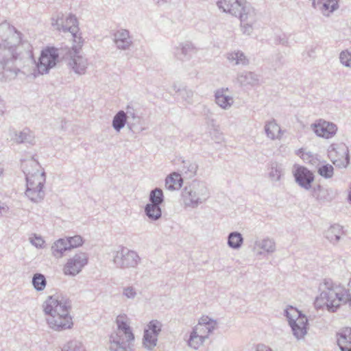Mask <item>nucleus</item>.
I'll list each match as a JSON object with an SVG mask.
<instances>
[{
    "instance_id": "37998d69",
    "label": "nucleus",
    "mask_w": 351,
    "mask_h": 351,
    "mask_svg": "<svg viewBox=\"0 0 351 351\" xmlns=\"http://www.w3.org/2000/svg\"><path fill=\"white\" fill-rule=\"evenodd\" d=\"M124 293V295H125L127 298H131V297H132V287H128V288H126V289H125V291H124V293Z\"/></svg>"
},
{
    "instance_id": "39448f33",
    "label": "nucleus",
    "mask_w": 351,
    "mask_h": 351,
    "mask_svg": "<svg viewBox=\"0 0 351 351\" xmlns=\"http://www.w3.org/2000/svg\"><path fill=\"white\" fill-rule=\"evenodd\" d=\"M216 327L215 320L206 315L202 316L191 334L189 340V346L195 349L201 347Z\"/></svg>"
},
{
    "instance_id": "4468645a",
    "label": "nucleus",
    "mask_w": 351,
    "mask_h": 351,
    "mask_svg": "<svg viewBox=\"0 0 351 351\" xmlns=\"http://www.w3.org/2000/svg\"><path fill=\"white\" fill-rule=\"evenodd\" d=\"M63 32H70L73 36L75 44L80 45L83 43V39L78 35V21L76 16L70 14L66 19L65 24L63 23Z\"/></svg>"
},
{
    "instance_id": "7ed1b4c3",
    "label": "nucleus",
    "mask_w": 351,
    "mask_h": 351,
    "mask_svg": "<svg viewBox=\"0 0 351 351\" xmlns=\"http://www.w3.org/2000/svg\"><path fill=\"white\" fill-rule=\"evenodd\" d=\"M348 298L347 289L343 285L331 280H325L314 304L317 308H326L334 312L347 303Z\"/></svg>"
},
{
    "instance_id": "c03bdc74",
    "label": "nucleus",
    "mask_w": 351,
    "mask_h": 351,
    "mask_svg": "<svg viewBox=\"0 0 351 351\" xmlns=\"http://www.w3.org/2000/svg\"><path fill=\"white\" fill-rule=\"evenodd\" d=\"M341 351H351V346L347 347L346 350H345L344 349H341Z\"/></svg>"
},
{
    "instance_id": "20e7f679",
    "label": "nucleus",
    "mask_w": 351,
    "mask_h": 351,
    "mask_svg": "<svg viewBox=\"0 0 351 351\" xmlns=\"http://www.w3.org/2000/svg\"><path fill=\"white\" fill-rule=\"evenodd\" d=\"M128 320L125 315L117 316V330L110 335L109 339L110 351H131L132 329Z\"/></svg>"
},
{
    "instance_id": "c756f323",
    "label": "nucleus",
    "mask_w": 351,
    "mask_h": 351,
    "mask_svg": "<svg viewBox=\"0 0 351 351\" xmlns=\"http://www.w3.org/2000/svg\"><path fill=\"white\" fill-rule=\"evenodd\" d=\"M228 59L235 64H244L247 62L245 56L241 52H233L230 53Z\"/></svg>"
},
{
    "instance_id": "f257e3e1",
    "label": "nucleus",
    "mask_w": 351,
    "mask_h": 351,
    "mask_svg": "<svg viewBox=\"0 0 351 351\" xmlns=\"http://www.w3.org/2000/svg\"><path fill=\"white\" fill-rule=\"evenodd\" d=\"M21 33L7 21L0 23V81L14 78L23 58H31L30 51H20Z\"/></svg>"
},
{
    "instance_id": "4c0bfd02",
    "label": "nucleus",
    "mask_w": 351,
    "mask_h": 351,
    "mask_svg": "<svg viewBox=\"0 0 351 351\" xmlns=\"http://www.w3.org/2000/svg\"><path fill=\"white\" fill-rule=\"evenodd\" d=\"M340 60L343 64L351 66V54L348 51H343L340 55Z\"/></svg>"
},
{
    "instance_id": "aec40b11",
    "label": "nucleus",
    "mask_w": 351,
    "mask_h": 351,
    "mask_svg": "<svg viewBox=\"0 0 351 351\" xmlns=\"http://www.w3.org/2000/svg\"><path fill=\"white\" fill-rule=\"evenodd\" d=\"M183 180L180 174L173 172L168 176L165 180V186L168 190L174 191L181 188Z\"/></svg>"
},
{
    "instance_id": "a211bd4d",
    "label": "nucleus",
    "mask_w": 351,
    "mask_h": 351,
    "mask_svg": "<svg viewBox=\"0 0 351 351\" xmlns=\"http://www.w3.org/2000/svg\"><path fill=\"white\" fill-rule=\"evenodd\" d=\"M337 340L340 349L346 350L347 347L351 346V328H342L337 334Z\"/></svg>"
},
{
    "instance_id": "cd10ccee",
    "label": "nucleus",
    "mask_w": 351,
    "mask_h": 351,
    "mask_svg": "<svg viewBox=\"0 0 351 351\" xmlns=\"http://www.w3.org/2000/svg\"><path fill=\"white\" fill-rule=\"evenodd\" d=\"M149 332L150 329L145 330L143 344L146 348L152 349L156 345L157 337H154V335H151Z\"/></svg>"
},
{
    "instance_id": "f3484780",
    "label": "nucleus",
    "mask_w": 351,
    "mask_h": 351,
    "mask_svg": "<svg viewBox=\"0 0 351 351\" xmlns=\"http://www.w3.org/2000/svg\"><path fill=\"white\" fill-rule=\"evenodd\" d=\"M114 42L119 49L125 50L128 49L132 44L130 32L126 29L117 30L114 34Z\"/></svg>"
},
{
    "instance_id": "412c9836",
    "label": "nucleus",
    "mask_w": 351,
    "mask_h": 351,
    "mask_svg": "<svg viewBox=\"0 0 351 351\" xmlns=\"http://www.w3.org/2000/svg\"><path fill=\"white\" fill-rule=\"evenodd\" d=\"M67 250H69V249L65 238L59 239L51 246L52 254L56 258L62 257L64 252Z\"/></svg>"
},
{
    "instance_id": "0eeeda50",
    "label": "nucleus",
    "mask_w": 351,
    "mask_h": 351,
    "mask_svg": "<svg viewBox=\"0 0 351 351\" xmlns=\"http://www.w3.org/2000/svg\"><path fill=\"white\" fill-rule=\"evenodd\" d=\"M286 313L294 335L298 339L303 338L307 334L308 330L306 317L292 306L287 308Z\"/></svg>"
},
{
    "instance_id": "ddd939ff",
    "label": "nucleus",
    "mask_w": 351,
    "mask_h": 351,
    "mask_svg": "<svg viewBox=\"0 0 351 351\" xmlns=\"http://www.w3.org/2000/svg\"><path fill=\"white\" fill-rule=\"evenodd\" d=\"M293 173L296 182L301 186L306 189L311 188L314 180V176L311 171L303 166L295 165Z\"/></svg>"
},
{
    "instance_id": "4be33fe9",
    "label": "nucleus",
    "mask_w": 351,
    "mask_h": 351,
    "mask_svg": "<svg viewBox=\"0 0 351 351\" xmlns=\"http://www.w3.org/2000/svg\"><path fill=\"white\" fill-rule=\"evenodd\" d=\"M43 187H27L25 195L34 202H39L44 199L45 191Z\"/></svg>"
},
{
    "instance_id": "72a5a7b5",
    "label": "nucleus",
    "mask_w": 351,
    "mask_h": 351,
    "mask_svg": "<svg viewBox=\"0 0 351 351\" xmlns=\"http://www.w3.org/2000/svg\"><path fill=\"white\" fill-rule=\"evenodd\" d=\"M63 16L62 13H58L51 18V25L59 31H63Z\"/></svg>"
},
{
    "instance_id": "a878e982",
    "label": "nucleus",
    "mask_w": 351,
    "mask_h": 351,
    "mask_svg": "<svg viewBox=\"0 0 351 351\" xmlns=\"http://www.w3.org/2000/svg\"><path fill=\"white\" fill-rule=\"evenodd\" d=\"M32 282L37 291H43L47 285L45 276L40 273H36L33 276Z\"/></svg>"
},
{
    "instance_id": "f704fd0d",
    "label": "nucleus",
    "mask_w": 351,
    "mask_h": 351,
    "mask_svg": "<svg viewBox=\"0 0 351 351\" xmlns=\"http://www.w3.org/2000/svg\"><path fill=\"white\" fill-rule=\"evenodd\" d=\"M146 329H150L151 335L158 337V333L161 330V325L157 320H152L147 324Z\"/></svg>"
},
{
    "instance_id": "9b49d317",
    "label": "nucleus",
    "mask_w": 351,
    "mask_h": 351,
    "mask_svg": "<svg viewBox=\"0 0 351 351\" xmlns=\"http://www.w3.org/2000/svg\"><path fill=\"white\" fill-rule=\"evenodd\" d=\"M328 157L339 167H346L349 163L348 152L344 146L332 145L328 149Z\"/></svg>"
},
{
    "instance_id": "393cba45",
    "label": "nucleus",
    "mask_w": 351,
    "mask_h": 351,
    "mask_svg": "<svg viewBox=\"0 0 351 351\" xmlns=\"http://www.w3.org/2000/svg\"><path fill=\"white\" fill-rule=\"evenodd\" d=\"M127 114L123 111H119L113 118L112 127L117 131L119 132L126 124Z\"/></svg>"
},
{
    "instance_id": "58836bf2",
    "label": "nucleus",
    "mask_w": 351,
    "mask_h": 351,
    "mask_svg": "<svg viewBox=\"0 0 351 351\" xmlns=\"http://www.w3.org/2000/svg\"><path fill=\"white\" fill-rule=\"evenodd\" d=\"M31 243L36 247H42L44 244V241L40 237H35L34 239H30Z\"/></svg>"
},
{
    "instance_id": "5701e85b",
    "label": "nucleus",
    "mask_w": 351,
    "mask_h": 351,
    "mask_svg": "<svg viewBox=\"0 0 351 351\" xmlns=\"http://www.w3.org/2000/svg\"><path fill=\"white\" fill-rule=\"evenodd\" d=\"M265 132L267 136L271 139H278L282 135L280 126L274 121L267 123L265 125Z\"/></svg>"
},
{
    "instance_id": "79ce46f5",
    "label": "nucleus",
    "mask_w": 351,
    "mask_h": 351,
    "mask_svg": "<svg viewBox=\"0 0 351 351\" xmlns=\"http://www.w3.org/2000/svg\"><path fill=\"white\" fill-rule=\"evenodd\" d=\"M256 351H272L271 349L266 346L261 345L257 347Z\"/></svg>"
},
{
    "instance_id": "ea45409f",
    "label": "nucleus",
    "mask_w": 351,
    "mask_h": 351,
    "mask_svg": "<svg viewBox=\"0 0 351 351\" xmlns=\"http://www.w3.org/2000/svg\"><path fill=\"white\" fill-rule=\"evenodd\" d=\"M9 208L5 204H0V217H3L8 213Z\"/></svg>"
},
{
    "instance_id": "f03ea898",
    "label": "nucleus",
    "mask_w": 351,
    "mask_h": 351,
    "mask_svg": "<svg viewBox=\"0 0 351 351\" xmlns=\"http://www.w3.org/2000/svg\"><path fill=\"white\" fill-rule=\"evenodd\" d=\"M47 323L50 328L56 331L69 329L73 326L70 316L71 301L60 294L48 296L43 304Z\"/></svg>"
},
{
    "instance_id": "b1692460",
    "label": "nucleus",
    "mask_w": 351,
    "mask_h": 351,
    "mask_svg": "<svg viewBox=\"0 0 351 351\" xmlns=\"http://www.w3.org/2000/svg\"><path fill=\"white\" fill-rule=\"evenodd\" d=\"M339 0H317V4L320 6L324 13H331L338 8Z\"/></svg>"
},
{
    "instance_id": "6e6552de",
    "label": "nucleus",
    "mask_w": 351,
    "mask_h": 351,
    "mask_svg": "<svg viewBox=\"0 0 351 351\" xmlns=\"http://www.w3.org/2000/svg\"><path fill=\"white\" fill-rule=\"evenodd\" d=\"M58 58V49L56 47H47L43 49L36 64L38 73L41 75L49 73L56 65Z\"/></svg>"
},
{
    "instance_id": "bb28decb",
    "label": "nucleus",
    "mask_w": 351,
    "mask_h": 351,
    "mask_svg": "<svg viewBox=\"0 0 351 351\" xmlns=\"http://www.w3.org/2000/svg\"><path fill=\"white\" fill-rule=\"evenodd\" d=\"M158 204H149L145 208L147 216L152 219H158L161 216V210Z\"/></svg>"
},
{
    "instance_id": "c85d7f7f",
    "label": "nucleus",
    "mask_w": 351,
    "mask_h": 351,
    "mask_svg": "<svg viewBox=\"0 0 351 351\" xmlns=\"http://www.w3.org/2000/svg\"><path fill=\"white\" fill-rule=\"evenodd\" d=\"M65 239H66V243H67L69 250L73 248L77 247L82 245L83 243L82 238L80 235H75L74 237H66Z\"/></svg>"
},
{
    "instance_id": "dca6fc26",
    "label": "nucleus",
    "mask_w": 351,
    "mask_h": 351,
    "mask_svg": "<svg viewBox=\"0 0 351 351\" xmlns=\"http://www.w3.org/2000/svg\"><path fill=\"white\" fill-rule=\"evenodd\" d=\"M243 0H220L219 6L224 12H230L232 14H239L242 17V12L244 10Z\"/></svg>"
},
{
    "instance_id": "473e14b6",
    "label": "nucleus",
    "mask_w": 351,
    "mask_h": 351,
    "mask_svg": "<svg viewBox=\"0 0 351 351\" xmlns=\"http://www.w3.org/2000/svg\"><path fill=\"white\" fill-rule=\"evenodd\" d=\"M232 99L222 93H217L216 95V102L221 107L226 108L230 105Z\"/></svg>"
},
{
    "instance_id": "f8f14e48",
    "label": "nucleus",
    "mask_w": 351,
    "mask_h": 351,
    "mask_svg": "<svg viewBox=\"0 0 351 351\" xmlns=\"http://www.w3.org/2000/svg\"><path fill=\"white\" fill-rule=\"evenodd\" d=\"M313 132L318 136L325 138L333 137L337 131V127L333 123L324 119H319L312 125Z\"/></svg>"
},
{
    "instance_id": "1a4fd4ad",
    "label": "nucleus",
    "mask_w": 351,
    "mask_h": 351,
    "mask_svg": "<svg viewBox=\"0 0 351 351\" xmlns=\"http://www.w3.org/2000/svg\"><path fill=\"white\" fill-rule=\"evenodd\" d=\"M88 256L84 252L75 254L68 259L64 265L63 271L65 275L75 276L78 274L83 267L88 264Z\"/></svg>"
},
{
    "instance_id": "7c9ffc66",
    "label": "nucleus",
    "mask_w": 351,
    "mask_h": 351,
    "mask_svg": "<svg viewBox=\"0 0 351 351\" xmlns=\"http://www.w3.org/2000/svg\"><path fill=\"white\" fill-rule=\"evenodd\" d=\"M243 239L239 233H231L228 238V244L230 247L237 248L242 243Z\"/></svg>"
},
{
    "instance_id": "423d86ee",
    "label": "nucleus",
    "mask_w": 351,
    "mask_h": 351,
    "mask_svg": "<svg viewBox=\"0 0 351 351\" xmlns=\"http://www.w3.org/2000/svg\"><path fill=\"white\" fill-rule=\"evenodd\" d=\"M39 163L33 158L23 162L22 167L25 175L27 187H43L45 182V173H40Z\"/></svg>"
},
{
    "instance_id": "e433bc0d",
    "label": "nucleus",
    "mask_w": 351,
    "mask_h": 351,
    "mask_svg": "<svg viewBox=\"0 0 351 351\" xmlns=\"http://www.w3.org/2000/svg\"><path fill=\"white\" fill-rule=\"evenodd\" d=\"M341 232V230L339 228H332L328 232V238L333 241H338L339 239V234Z\"/></svg>"
},
{
    "instance_id": "c9c22d12",
    "label": "nucleus",
    "mask_w": 351,
    "mask_h": 351,
    "mask_svg": "<svg viewBox=\"0 0 351 351\" xmlns=\"http://www.w3.org/2000/svg\"><path fill=\"white\" fill-rule=\"evenodd\" d=\"M318 173L326 178H331L333 175V167L328 164L322 165L319 168Z\"/></svg>"
},
{
    "instance_id": "6ab92c4d",
    "label": "nucleus",
    "mask_w": 351,
    "mask_h": 351,
    "mask_svg": "<svg viewBox=\"0 0 351 351\" xmlns=\"http://www.w3.org/2000/svg\"><path fill=\"white\" fill-rule=\"evenodd\" d=\"M13 140L17 143H34V136L33 132L27 128L23 129L19 132H14Z\"/></svg>"
},
{
    "instance_id": "a19ab883",
    "label": "nucleus",
    "mask_w": 351,
    "mask_h": 351,
    "mask_svg": "<svg viewBox=\"0 0 351 351\" xmlns=\"http://www.w3.org/2000/svg\"><path fill=\"white\" fill-rule=\"evenodd\" d=\"M348 293V302L351 306V278L350 279L348 284V288H346Z\"/></svg>"
},
{
    "instance_id": "2eb2a0df",
    "label": "nucleus",
    "mask_w": 351,
    "mask_h": 351,
    "mask_svg": "<svg viewBox=\"0 0 351 351\" xmlns=\"http://www.w3.org/2000/svg\"><path fill=\"white\" fill-rule=\"evenodd\" d=\"M113 261L119 267H129L132 262L131 251L127 247L119 246L115 252Z\"/></svg>"
},
{
    "instance_id": "9d476101",
    "label": "nucleus",
    "mask_w": 351,
    "mask_h": 351,
    "mask_svg": "<svg viewBox=\"0 0 351 351\" xmlns=\"http://www.w3.org/2000/svg\"><path fill=\"white\" fill-rule=\"evenodd\" d=\"M82 45V44L80 45L75 44L72 47V49L69 51L70 59L68 64L72 68L75 73L79 75H82L85 73L88 65L86 58L79 54Z\"/></svg>"
},
{
    "instance_id": "2f4dec72",
    "label": "nucleus",
    "mask_w": 351,
    "mask_h": 351,
    "mask_svg": "<svg viewBox=\"0 0 351 351\" xmlns=\"http://www.w3.org/2000/svg\"><path fill=\"white\" fill-rule=\"evenodd\" d=\"M150 201L153 204H160L163 201V192L160 189H155L150 193Z\"/></svg>"
}]
</instances>
